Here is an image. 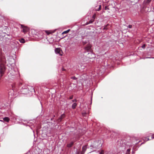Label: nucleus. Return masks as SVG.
Returning <instances> with one entry per match:
<instances>
[{"label":"nucleus","instance_id":"412c9836","mask_svg":"<svg viewBox=\"0 0 154 154\" xmlns=\"http://www.w3.org/2000/svg\"><path fill=\"white\" fill-rule=\"evenodd\" d=\"M104 152L102 150L101 152H100L99 154H104Z\"/></svg>","mask_w":154,"mask_h":154},{"label":"nucleus","instance_id":"bb28decb","mask_svg":"<svg viewBox=\"0 0 154 154\" xmlns=\"http://www.w3.org/2000/svg\"><path fill=\"white\" fill-rule=\"evenodd\" d=\"M72 98H73V97L72 96H71V97H69V99H72Z\"/></svg>","mask_w":154,"mask_h":154},{"label":"nucleus","instance_id":"a878e982","mask_svg":"<svg viewBox=\"0 0 154 154\" xmlns=\"http://www.w3.org/2000/svg\"><path fill=\"white\" fill-rule=\"evenodd\" d=\"M106 154H113L111 152H109L107 153Z\"/></svg>","mask_w":154,"mask_h":154},{"label":"nucleus","instance_id":"4be33fe9","mask_svg":"<svg viewBox=\"0 0 154 154\" xmlns=\"http://www.w3.org/2000/svg\"><path fill=\"white\" fill-rule=\"evenodd\" d=\"M145 45L143 44L142 46L141 47L142 48H145Z\"/></svg>","mask_w":154,"mask_h":154},{"label":"nucleus","instance_id":"f3484780","mask_svg":"<svg viewBox=\"0 0 154 154\" xmlns=\"http://www.w3.org/2000/svg\"><path fill=\"white\" fill-rule=\"evenodd\" d=\"M151 0H147L146 2V4H148L151 1Z\"/></svg>","mask_w":154,"mask_h":154},{"label":"nucleus","instance_id":"5701e85b","mask_svg":"<svg viewBox=\"0 0 154 154\" xmlns=\"http://www.w3.org/2000/svg\"><path fill=\"white\" fill-rule=\"evenodd\" d=\"M128 27L129 28L131 29V28L132 27V25H129L128 26Z\"/></svg>","mask_w":154,"mask_h":154},{"label":"nucleus","instance_id":"f03ea898","mask_svg":"<svg viewBox=\"0 0 154 154\" xmlns=\"http://www.w3.org/2000/svg\"><path fill=\"white\" fill-rule=\"evenodd\" d=\"M20 91L21 94H26L29 93V90H28V86L25 85L23 87L20 89Z\"/></svg>","mask_w":154,"mask_h":154},{"label":"nucleus","instance_id":"1a4fd4ad","mask_svg":"<svg viewBox=\"0 0 154 154\" xmlns=\"http://www.w3.org/2000/svg\"><path fill=\"white\" fill-rule=\"evenodd\" d=\"M91 48V46L90 45H87L85 47V49L87 51H89Z\"/></svg>","mask_w":154,"mask_h":154},{"label":"nucleus","instance_id":"393cba45","mask_svg":"<svg viewBox=\"0 0 154 154\" xmlns=\"http://www.w3.org/2000/svg\"><path fill=\"white\" fill-rule=\"evenodd\" d=\"M76 101H77V100H76V99H74V100H72V102H75H75H76Z\"/></svg>","mask_w":154,"mask_h":154},{"label":"nucleus","instance_id":"aec40b11","mask_svg":"<svg viewBox=\"0 0 154 154\" xmlns=\"http://www.w3.org/2000/svg\"><path fill=\"white\" fill-rule=\"evenodd\" d=\"M71 79H74V80H76L77 79V78H76L75 76H72V77H71Z\"/></svg>","mask_w":154,"mask_h":154},{"label":"nucleus","instance_id":"2eb2a0df","mask_svg":"<svg viewBox=\"0 0 154 154\" xmlns=\"http://www.w3.org/2000/svg\"><path fill=\"white\" fill-rule=\"evenodd\" d=\"M143 140H144V141H147V140H149V138L148 137H144L143 138Z\"/></svg>","mask_w":154,"mask_h":154},{"label":"nucleus","instance_id":"dca6fc26","mask_svg":"<svg viewBox=\"0 0 154 154\" xmlns=\"http://www.w3.org/2000/svg\"><path fill=\"white\" fill-rule=\"evenodd\" d=\"M105 9L106 10H109V8H108V6H106L105 7Z\"/></svg>","mask_w":154,"mask_h":154},{"label":"nucleus","instance_id":"6e6552de","mask_svg":"<svg viewBox=\"0 0 154 154\" xmlns=\"http://www.w3.org/2000/svg\"><path fill=\"white\" fill-rule=\"evenodd\" d=\"M74 142L73 141H72V142H70L69 143H68L67 144V146L69 148L71 147L73 145V144L74 143Z\"/></svg>","mask_w":154,"mask_h":154},{"label":"nucleus","instance_id":"cd10ccee","mask_svg":"<svg viewBox=\"0 0 154 154\" xmlns=\"http://www.w3.org/2000/svg\"><path fill=\"white\" fill-rule=\"evenodd\" d=\"M152 139H153L154 138V136H152Z\"/></svg>","mask_w":154,"mask_h":154},{"label":"nucleus","instance_id":"0eeeda50","mask_svg":"<svg viewBox=\"0 0 154 154\" xmlns=\"http://www.w3.org/2000/svg\"><path fill=\"white\" fill-rule=\"evenodd\" d=\"M28 90H29V92H32L33 91L34 92H35V90L32 86H28Z\"/></svg>","mask_w":154,"mask_h":154},{"label":"nucleus","instance_id":"6ab92c4d","mask_svg":"<svg viewBox=\"0 0 154 154\" xmlns=\"http://www.w3.org/2000/svg\"><path fill=\"white\" fill-rule=\"evenodd\" d=\"M13 90H17V89L16 87H13L12 86Z\"/></svg>","mask_w":154,"mask_h":154},{"label":"nucleus","instance_id":"f8f14e48","mask_svg":"<svg viewBox=\"0 0 154 154\" xmlns=\"http://www.w3.org/2000/svg\"><path fill=\"white\" fill-rule=\"evenodd\" d=\"M9 119L8 117H5L3 118V120L5 122H8L9 121Z\"/></svg>","mask_w":154,"mask_h":154},{"label":"nucleus","instance_id":"4468645a","mask_svg":"<svg viewBox=\"0 0 154 154\" xmlns=\"http://www.w3.org/2000/svg\"><path fill=\"white\" fill-rule=\"evenodd\" d=\"M70 30V29H69L66 31H64L63 32V33H62V34H64L67 33L69 32V31Z\"/></svg>","mask_w":154,"mask_h":154},{"label":"nucleus","instance_id":"7ed1b4c3","mask_svg":"<svg viewBox=\"0 0 154 154\" xmlns=\"http://www.w3.org/2000/svg\"><path fill=\"white\" fill-rule=\"evenodd\" d=\"M87 54V55H86V57L88 58L93 59L95 57L94 54L91 51L85 52V54Z\"/></svg>","mask_w":154,"mask_h":154},{"label":"nucleus","instance_id":"2f4dec72","mask_svg":"<svg viewBox=\"0 0 154 154\" xmlns=\"http://www.w3.org/2000/svg\"><path fill=\"white\" fill-rule=\"evenodd\" d=\"M106 29L105 27H104V28L103 29Z\"/></svg>","mask_w":154,"mask_h":154},{"label":"nucleus","instance_id":"b1692460","mask_svg":"<svg viewBox=\"0 0 154 154\" xmlns=\"http://www.w3.org/2000/svg\"><path fill=\"white\" fill-rule=\"evenodd\" d=\"M153 58V59H154V57H146L145 58Z\"/></svg>","mask_w":154,"mask_h":154},{"label":"nucleus","instance_id":"473e14b6","mask_svg":"<svg viewBox=\"0 0 154 154\" xmlns=\"http://www.w3.org/2000/svg\"><path fill=\"white\" fill-rule=\"evenodd\" d=\"M84 147H82V148H83V149Z\"/></svg>","mask_w":154,"mask_h":154},{"label":"nucleus","instance_id":"20e7f679","mask_svg":"<svg viewBox=\"0 0 154 154\" xmlns=\"http://www.w3.org/2000/svg\"><path fill=\"white\" fill-rule=\"evenodd\" d=\"M5 70V66L4 65H1L0 66V77H1L4 74Z\"/></svg>","mask_w":154,"mask_h":154},{"label":"nucleus","instance_id":"ddd939ff","mask_svg":"<svg viewBox=\"0 0 154 154\" xmlns=\"http://www.w3.org/2000/svg\"><path fill=\"white\" fill-rule=\"evenodd\" d=\"M20 42L21 43H24L25 42V40L23 38H21L19 40Z\"/></svg>","mask_w":154,"mask_h":154},{"label":"nucleus","instance_id":"39448f33","mask_svg":"<svg viewBox=\"0 0 154 154\" xmlns=\"http://www.w3.org/2000/svg\"><path fill=\"white\" fill-rule=\"evenodd\" d=\"M21 28H23V31L24 33H25L28 31L29 29L27 27L24 26L22 25H21Z\"/></svg>","mask_w":154,"mask_h":154},{"label":"nucleus","instance_id":"c756f323","mask_svg":"<svg viewBox=\"0 0 154 154\" xmlns=\"http://www.w3.org/2000/svg\"><path fill=\"white\" fill-rule=\"evenodd\" d=\"M127 151H130V150L128 149L127 150Z\"/></svg>","mask_w":154,"mask_h":154},{"label":"nucleus","instance_id":"a211bd4d","mask_svg":"<svg viewBox=\"0 0 154 154\" xmlns=\"http://www.w3.org/2000/svg\"><path fill=\"white\" fill-rule=\"evenodd\" d=\"M101 9V5H100L99 6V8H98V10H97V11H99Z\"/></svg>","mask_w":154,"mask_h":154},{"label":"nucleus","instance_id":"9d476101","mask_svg":"<svg viewBox=\"0 0 154 154\" xmlns=\"http://www.w3.org/2000/svg\"><path fill=\"white\" fill-rule=\"evenodd\" d=\"M65 116L64 114H63L58 119V121L59 122H60L61 120L64 118Z\"/></svg>","mask_w":154,"mask_h":154},{"label":"nucleus","instance_id":"9b49d317","mask_svg":"<svg viewBox=\"0 0 154 154\" xmlns=\"http://www.w3.org/2000/svg\"><path fill=\"white\" fill-rule=\"evenodd\" d=\"M77 106V104L75 103H74L72 106V107L73 109H75Z\"/></svg>","mask_w":154,"mask_h":154},{"label":"nucleus","instance_id":"f257e3e1","mask_svg":"<svg viewBox=\"0 0 154 154\" xmlns=\"http://www.w3.org/2000/svg\"><path fill=\"white\" fill-rule=\"evenodd\" d=\"M18 73V72L17 69H14L13 68H11V69L9 70L8 72V75H11L12 76H14Z\"/></svg>","mask_w":154,"mask_h":154},{"label":"nucleus","instance_id":"7c9ffc66","mask_svg":"<svg viewBox=\"0 0 154 154\" xmlns=\"http://www.w3.org/2000/svg\"><path fill=\"white\" fill-rule=\"evenodd\" d=\"M93 17H94V16H93Z\"/></svg>","mask_w":154,"mask_h":154},{"label":"nucleus","instance_id":"c85d7f7f","mask_svg":"<svg viewBox=\"0 0 154 154\" xmlns=\"http://www.w3.org/2000/svg\"><path fill=\"white\" fill-rule=\"evenodd\" d=\"M0 121L3 122V120H0Z\"/></svg>","mask_w":154,"mask_h":154},{"label":"nucleus","instance_id":"423d86ee","mask_svg":"<svg viewBox=\"0 0 154 154\" xmlns=\"http://www.w3.org/2000/svg\"><path fill=\"white\" fill-rule=\"evenodd\" d=\"M55 51L57 54H59L60 55H62L61 51L59 48H56L55 50Z\"/></svg>","mask_w":154,"mask_h":154}]
</instances>
